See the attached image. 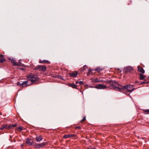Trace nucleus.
I'll use <instances>...</instances> for the list:
<instances>
[{
    "label": "nucleus",
    "instance_id": "dca6fc26",
    "mask_svg": "<svg viewBox=\"0 0 149 149\" xmlns=\"http://www.w3.org/2000/svg\"><path fill=\"white\" fill-rule=\"evenodd\" d=\"M28 81H23L22 83H21L22 86V87H26V86H28L29 84L27 83Z\"/></svg>",
    "mask_w": 149,
    "mask_h": 149
},
{
    "label": "nucleus",
    "instance_id": "4be33fe9",
    "mask_svg": "<svg viewBox=\"0 0 149 149\" xmlns=\"http://www.w3.org/2000/svg\"><path fill=\"white\" fill-rule=\"evenodd\" d=\"M102 69L100 68H96L95 69V71H96L98 72H100V71H102Z\"/></svg>",
    "mask_w": 149,
    "mask_h": 149
},
{
    "label": "nucleus",
    "instance_id": "4c0bfd02",
    "mask_svg": "<svg viewBox=\"0 0 149 149\" xmlns=\"http://www.w3.org/2000/svg\"><path fill=\"white\" fill-rule=\"evenodd\" d=\"M148 79L149 80V78L148 77Z\"/></svg>",
    "mask_w": 149,
    "mask_h": 149
},
{
    "label": "nucleus",
    "instance_id": "473e14b6",
    "mask_svg": "<svg viewBox=\"0 0 149 149\" xmlns=\"http://www.w3.org/2000/svg\"><path fill=\"white\" fill-rule=\"evenodd\" d=\"M88 72H89L90 73L92 72V71H91V70H89V71H88Z\"/></svg>",
    "mask_w": 149,
    "mask_h": 149
},
{
    "label": "nucleus",
    "instance_id": "c85d7f7f",
    "mask_svg": "<svg viewBox=\"0 0 149 149\" xmlns=\"http://www.w3.org/2000/svg\"><path fill=\"white\" fill-rule=\"evenodd\" d=\"M79 83L80 84H84V82L83 81H80L79 82Z\"/></svg>",
    "mask_w": 149,
    "mask_h": 149
},
{
    "label": "nucleus",
    "instance_id": "a878e982",
    "mask_svg": "<svg viewBox=\"0 0 149 149\" xmlns=\"http://www.w3.org/2000/svg\"><path fill=\"white\" fill-rule=\"evenodd\" d=\"M86 120V117H84L80 121L81 123H82Z\"/></svg>",
    "mask_w": 149,
    "mask_h": 149
},
{
    "label": "nucleus",
    "instance_id": "f704fd0d",
    "mask_svg": "<svg viewBox=\"0 0 149 149\" xmlns=\"http://www.w3.org/2000/svg\"><path fill=\"white\" fill-rule=\"evenodd\" d=\"M20 70H24V68H20Z\"/></svg>",
    "mask_w": 149,
    "mask_h": 149
},
{
    "label": "nucleus",
    "instance_id": "cd10ccee",
    "mask_svg": "<svg viewBox=\"0 0 149 149\" xmlns=\"http://www.w3.org/2000/svg\"><path fill=\"white\" fill-rule=\"evenodd\" d=\"M21 83H20L19 81H18L17 82V84L18 85L22 86Z\"/></svg>",
    "mask_w": 149,
    "mask_h": 149
},
{
    "label": "nucleus",
    "instance_id": "c9c22d12",
    "mask_svg": "<svg viewBox=\"0 0 149 149\" xmlns=\"http://www.w3.org/2000/svg\"><path fill=\"white\" fill-rule=\"evenodd\" d=\"M18 63H19L21 65V63L19 61V62Z\"/></svg>",
    "mask_w": 149,
    "mask_h": 149
},
{
    "label": "nucleus",
    "instance_id": "20e7f679",
    "mask_svg": "<svg viewBox=\"0 0 149 149\" xmlns=\"http://www.w3.org/2000/svg\"><path fill=\"white\" fill-rule=\"evenodd\" d=\"M47 144L46 142L42 143H36L34 146L36 148H42L45 146Z\"/></svg>",
    "mask_w": 149,
    "mask_h": 149
},
{
    "label": "nucleus",
    "instance_id": "bb28decb",
    "mask_svg": "<svg viewBox=\"0 0 149 149\" xmlns=\"http://www.w3.org/2000/svg\"><path fill=\"white\" fill-rule=\"evenodd\" d=\"M76 129H81V127L80 126L78 127H75Z\"/></svg>",
    "mask_w": 149,
    "mask_h": 149
},
{
    "label": "nucleus",
    "instance_id": "6e6552de",
    "mask_svg": "<svg viewBox=\"0 0 149 149\" xmlns=\"http://www.w3.org/2000/svg\"><path fill=\"white\" fill-rule=\"evenodd\" d=\"M96 88L98 89H104L107 88V86L105 85H104L101 84H97L96 85Z\"/></svg>",
    "mask_w": 149,
    "mask_h": 149
},
{
    "label": "nucleus",
    "instance_id": "7ed1b4c3",
    "mask_svg": "<svg viewBox=\"0 0 149 149\" xmlns=\"http://www.w3.org/2000/svg\"><path fill=\"white\" fill-rule=\"evenodd\" d=\"M33 69L35 70H38L40 71L45 72L47 68L45 65H38L36 67H34Z\"/></svg>",
    "mask_w": 149,
    "mask_h": 149
},
{
    "label": "nucleus",
    "instance_id": "1a4fd4ad",
    "mask_svg": "<svg viewBox=\"0 0 149 149\" xmlns=\"http://www.w3.org/2000/svg\"><path fill=\"white\" fill-rule=\"evenodd\" d=\"M9 127V124L6 125L5 124L2 125V126L0 127V130H3L4 129L9 130V127Z\"/></svg>",
    "mask_w": 149,
    "mask_h": 149
},
{
    "label": "nucleus",
    "instance_id": "4468645a",
    "mask_svg": "<svg viewBox=\"0 0 149 149\" xmlns=\"http://www.w3.org/2000/svg\"><path fill=\"white\" fill-rule=\"evenodd\" d=\"M68 85L74 88L77 89V86L74 84L69 83L68 84Z\"/></svg>",
    "mask_w": 149,
    "mask_h": 149
},
{
    "label": "nucleus",
    "instance_id": "2eb2a0df",
    "mask_svg": "<svg viewBox=\"0 0 149 149\" xmlns=\"http://www.w3.org/2000/svg\"><path fill=\"white\" fill-rule=\"evenodd\" d=\"M36 141L37 142H40L42 139V136H37L36 137Z\"/></svg>",
    "mask_w": 149,
    "mask_h": 149
},
{
    "label": "nucleus",
    "instance_id": "393cba45",
    "mask_svg": "<svg viewBox=\"0 0 149 149\" xmlns=\"http://www.w3.org/2000/svg\"><path fill=\"white\" fill-rule=\"evenodd\" d=\"M93 81L95 82H97L99 81V80L97 78H96V79H94Z\"/></svg>",
    "mask_w": 149,
    "mask_h": 149
},
{
    "label": "nucleus",
    "instance_id": "b1692460",
    "mask_svg": "<svg viewBox=\"0 0 149 149\" xmlns=\"http://www.w3.org/2000/svg\"><path fill=\"white\" fill-rule=\"evenodd\" d=\"M143 111L144 112L149 114V109H144Z\"/></svg>",
    "mask_w": 149,
    "mask_h": 149
},
{
    "label": "nucleus",
    "instance_id": "aec40b11",
    "mask_svg": "<svg viewBox=\"0 0 149 149\" xmlns=\"http://www.w3.org/2000/svg\"><path fill=\"white\" fill-rule=\"evenodd\" d=\"M23 129L22 127H19L15 129V131H21Z\"/></svg>",
    "mask_w": 149,
    "mask_h": 149
},
{
    "label": "nucleus",
    "instance_id": "412c9836",
    "mask_svg": "<svg viewBox=\"0 0 149 149\" xmlns=\"http://www.w3.org/2000/svg\"><path fill=\"white\" fill-rule=\"evenodd\" d=\"M86 67V65H85L82 68H81L79 70V71L80 72H83L84 70H85L86 68L85 67Z\"/></svg>",
    "mask_w": 149,
    "mask_h": 149
},
{
    "label": "nucleus",
    "instance_id": "f03ea898",
    "mask_svg": "<svg viewBox=\"0 0 149 149\" xmlns=\"http://www.w3.org/2000/svg\"><path fill=\"white\" fill-rule=\"evenodd\" d=\"M27 77L29 81H31L32 83L34 82L38 79V77L36 75L33 74H31L28 75Z\"/></svg>",
    "mask_w": 149,
    "mask_h": 149
},
{
    "label": "nucleus",
    "instance_id": "f3484780",
    "mask_svg": "<svg viewBox=\"0 0 149 149\" xmlns=\"http://www.w3.org/2000/svg\"><path fill=\"white\" fill-rule=\"evenodd\" d=\"M39 62L40 63L44 64H49V61L45 60H44L43 61L40 60L39 61Z\"/></svg>",
    "mask_w": 149,
    "mask_h": 149
},
{
    "label": "nucleus",
    "instance_id": "7c9ffc66",
    "mask_svg": "<svg viewBox=\"0 0 149 149\" xmlns=\"http://www.w3.org/2000/svg\"><path fill=\"white\" fill-rule=\"evenodd\" d=\"M87 74L88 76H89V75H91L90 74V73L89 72H88V73H87Z\"/></svg>",
    "mask_w": 149,
    "mask_h": 149
},
{
    "label": "nucleus",
    "instance_id": "f257e3e1",
    "mask_svg": "<svg viewBox=\"0 0 149 149\" xmlns=\"http://www.w3.org/2000/svg\"><path fill=\"white\" fill-rule=\"evenodd\" d=\"M106 82L109 84L111 86L114 90L122 92L123 91H127L129 92H131L134 89L133 88L134 86L132 85H128L123 86L120 84H118L115 80H109Z\"/></svg>",
    "mask_w": 149,
    "mask_h": 149
},
{
    "label": "nucleus",
    "instance_id": "6ab92c4d",
    "mask_svg": "<svg viewBox=\"0 0 149 149\" xmlns=\"http://www.w3.org/2000/svg\"><path fill=\"white\" fill-rule=\"evenodd\" d=\"M17 123H15L14 124H9V127H10L9 128V129L12 128L13 127H14L17 126Z\"/></svg>",
    "mask_w": 149,
    "mask_h": 149
},
{
    "label": "nucleus",
    "instance_id": "0eeeda50",
    "mask_svg": "<svg viewBox=\"0 0 149 149\" xmlns=\"http://www.w3.org/2000/svg\"><path fill=\"white\" fill-rule=\"evenodd\" d=\"M68 74L70 77L75 78L77 77L78 73L77 71H74L72 72L69 73Z\"/></svg>",
    "mask_w": 149,
    "mask_h": 149
},
{
    "label": "nucleus",
    "instance_id": "9b49d317",
    "mask_svg": "<svg viewBox=\"0 0 149 149\" xmlns=\"http://www.w3.org/2000/svg\"><path fill=\"white\" fill-rule=\"evenodd\" d=\"M137 69L139 72H140L142 74H144L145 72L144 70L142 67H141L140 66H138Z\"/></svg>",
    "mask_w": 149,
    "mask_h": 149
},
{
    "label": "nucleus",
    "instance_id": "2f4dec72",
    "mask_svg": "<svg viewBox=\"0 0 149 149\" xmlns=\"http://www.w3.org/2000/svg\"><path fill=\"white\" fill-rule=\"evenodd\" d=\"M79 82L78 81H76L75 82V83H76V84H78L79 83Z\"/></svg>",
    "mask_w": 149,
    "mask_h": 149
},
{
    "label": "nucleus",
    "instance_id": "72a5a7b5",
    "mask_svg": "<svg viewBox=\"0 0 149 149\" xmlns=\"http://www.w3.org/2000/svg\"><path fill=\"white\" fill-rule=\"evenodd\" d=\"M139 81H135V83H139Z\"/></svg>",
    "mask_w": 149,
    "mask_h": 149
},
{
    "label": "nucleus",
    "instance_id": "ddd939ff",
    "mask_svg": "<svg viewBox=\"0 0 149 149\" xmlns=\"http://www.w3.org/2000/svg\"><path fill=\"white\" fill-rule=\"evenodd\" d=\"M6 61L5 58H4L3 55H0V63H2Z\"/></svg>",
    "mask_w": 149,
    "mask_h": 149
},
{
    "label": "nucleus",
    "instance_id": "5701e85b",
    "mask_svg": "<svg viewBox=\"0 0 149 149\" xmlns=\"http://www.w3.org/2000/svg\"><path fill=\"white\" fill-rule=\"evenodd\" d=\"M148 83H149V81H141V83H139V85H141L142 84H148Z\"/></svg>",
    "mask_w": 149,
    "mask_h": 149
},
{
    "label": "nucleus",
    "instance_id": "9d476101",
    "mask_svg": "<svg viewBox=\"0 0 149 149\" xmlns=\"http://www.w3.org/2000/svg\"><path fill=\"white\" fill-rule=\"evenodd\" d=\"M75 135L74 134H65L63 136L64 139H67L69 137H75Z\"/></svg>",
    "mask_w": 149,
    "mask_h": 149
},
{
    "label": "nucleus",
    "instance_id": "f8f14e48",
    "mask_svg": "<svg viewBox=\"0 0 149 149\" xmlns=\"http://www.w3.org/2000/svg\"><path fill=\"white\" fill-rule=\"evenodd\" d=\"M26 143L29 145H31L33 144L32 141L31 139L29 138H28L26 139Z\"/></svg>",
    "mask_w": 149,
    "mask_h": 149
},
{
    "label": "nucleus",
    "instance_id": "c756f323",
    "mask_svg": "<svg viewBox=\"0 0 149 149\" xmlns=\"http://www.w3.org/2000/svg\"><path fill=\"white\" fill-rule=\"evenodd\" d=\"M59 77V76H58V75H56V76H55L54 77L55 78H58V77Z\"/></svg>",
    "mask_w": 149,
    "mask_h": 149
},
{
    "label": "nucleus",
    "instance_id": "423d86ee",
    "mask_svg": "<svg viewBox=\"0 0 149 149\" xmlns=\"http://www.w3.org/2000/svg\"><path fill=\"white\" fill-rule=\"evenodd\" d=\"M8 60L11 61L12 62L13 66H20L21 65L19 63H17L13 58L11 59L10 58H8Z\"/></svg>",
    "mask_w": 149,
    "mask_h": 149
},
{
    "label": "nucleus",
    "instance_id": "39448f33",
    "mask_svg": "<svg viewBox=\"0 0 149 149\" xmlns=\"http://www.w3.org/2000/svg\"><path fill=\"white\" fill-rule=\"evenodd\" d=\"M133 68L131 67H128L125 68L124 69V72L125 73H127L128 72H131L133 71Z\"/></svg>",
    "mask_w": 149,
    "mask_h": 149
},
{
    "label": "nucleus",
    "instance_id": "e433bc0d",
    "mask_svg": "<svg viewBox=\"0 0 149 149\" xmlns=\"http://www.w3.org/2000/svg\"><path fill=\"white\" fill-rule=\"evenodd\" d=\"M87 149H92L90 148H88Z\"/></svg>",
    "mask_w": 149,
    "mask_h": 149
},
{
    "label": "nucleus",
    "instance_id": "a211bd4d",
    "mask_svg": "<svg viewBox=\"0 0 149 149\" xmlns=\"http://www.w3.org/2000/svg\"><path fill=\"white\" fill-rule=\"evenodd\" d=\"M139 75L140 76L139 79L141 80H143L146 77V76L143 74L142 73H139Z\"/></svg>",
    "mask_w": 149,
    "mask_h": 149
}]
</instances>
